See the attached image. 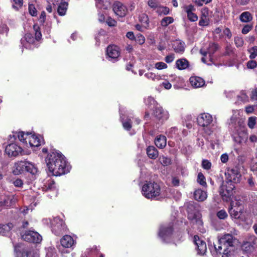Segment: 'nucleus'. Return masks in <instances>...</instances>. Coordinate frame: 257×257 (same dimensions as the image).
<instances>
[{
  "mask_svg": "<svg viewBox=\"0 0 257 257\" xmlns=\"http://www.w3.org/2000/svg\"><path fill=\"white\" fill-rule=\"evenodd\" d=\"M158 236L162 242L169 243L173 241V225H161L158 232Z\"/></svg>",
  "mask_w": 257,
  "mask_h": 257,
  "instance_id": "6e6552de",
  "label": "nucleus"
},
{
  "mask_svg": "<svg viewBox=\"0 0 257 257\" xmlns=\"http://www.w3.org/2000/svg\"><path fill=\"white\" fill-rule=\"evenodd\" d=\"M28 142L31 147H38L44 144V139L42 136L30 134Z\"/></svg>",
  "mask_w": 257,
  "mask_h": 257,
  "instance_id": "412c9836",
  "label": "nucleus"
},
{
  "mask_svg": "<svg viewBox=\"0 0 257 257\" xmlns=\"http://www.w3.org/2000/svg\"><path fill=\"white\" fill-rule=\"evenodd\" d=\"M240 208L241 209H243L242 201L240 200L235 199L234 200H231L229 208L236 209Z\"/></svg>",
  "mask_w": 257,
  "mask_h": 257,
  "instance_id": "4c0bfd02",
  "label": "nucleus"
},
{
  "mask_svg": "<svg viewBox=\"0 0 257 257\" xmlns=\"http://www.w3.org/2000/svg\"><path fill=\"white\" fill-rule=\"evenodd\" d=\"M237 101L235 103L239 102L245 103L248 100V97L244 91H241L239 95H236Z\"/></svg>",
  "mask_w": 257,
  "mask_h": 257,
  "instance_id": "ea45409f",
  "label": "nucleus"
},
{
  "mask_svg": "<svg viewBox=\"0 0 257 257\" xmlns=\"http://www.w3.org/2000/svg\"><path fill=\"white\" fill-rule=\"evenodd\" d=\"M235 186L232 183H227L226 185H223L220 189V193L224 200L228 201L233 195V189Z\"/></svg>",
  "mask_w": 257,
  "mask_h": 257,
  "instance_id": "2eb2a0df",
  "label": "nucleus"
},
{
  "mask_svg": "<svg viewBox=\"0 0 257 257\" xmlns=\"http://www.w3.org/2000/svg\"><path fill=\"white\" fill-rule=\"evenodd\" d=\"M161 85L166 89L169 90L172 87V84L167 80H165L162 83Z\"/></svg>",
  "mask_w": 257,
  "mask_h": 257,
  "instance_id": "338daca9",
  "label": "nucleus"
},
{
  "mask_svg": "<svg viewBox=\"0 0 257 257\" xmlns=\"http://www.w3.org/2000/svg\"><path fill=\"white\" fill-rule=\"evenodd\" d=\"M106 23L110 27H114L116 25V21L110 17H108L106 19Z\"/></svg>",
  "mask_w": 257,
  "mask_h": 257,
  "instance_id": "774afa93",
  "label": "nucleus"
},
{
  "mask_svg": "<svg viewBox=\"0 0 257 257\" xmlns=\"http://www.w3.org/2000/svg\"><path fill=\"white\" fill-rule=\"evenodd\" d=\"M155 143L158 148L160 149L164 148L165 147L167 144V139L166 137L163 135L158 136L155 140Z\"/></svg>",
  "mask_w": 257,
  "mask_h": 257,
  "instance_id": "c85d7f7f",
  "label": "nucleus"
},
{
  "mask_svg": "<svg viewBox=\"0 0 257 257\" xmlns=\"http://www.w3.org/2000/svg\"><path fill=\"white\" fill-rule=\"evenodd\" d=\"M234 43L237 47H240L243 45V39L241 37H236L234 38Z\"/></svg>",
  "mask_w": 257,
  "mask_h": 257,
  "instance_id": "e2e57ef3",
  "label": "nucleus"
},
{
  "mask_svg": "<svg viewBox=\"0 0 257 257\" xmlns=\"http://www.w3.org/2000/svg\"><path fill=\"white\" fill-rule=\"evenodd\" d=\"M252 19V17L249 12H243L239 16V20L241 22L243 23H247L251 21Z\"/></svg>",
  "mask_w": 257,
  "mask_h": 257,
  "instance_id": "c9c22d12",
  "label": "nucleus"
},
{
  "mask_svg": "<svg viewBox=\"0 0 257 257\" xmlns=\"http://www.w3.org/2000/svg\"><path fill=\"white\" fill-rule=\"evenodd\" d=\"M190 85L195 88H200L205 84L204 80L198 76H191L189 79Z\"/></svg>",
  "mask_w": 257,
  "mask_h": 257,
  "instance_id": "a878e982",
  "label": "nucleus"
},
{
  "mask_svg": "<svg viewBox=\"0 0 257 257\" xmlns=\"http://www.w3.org/2000/svg\"><path fill=\"white\" fill-rule=\"evenodd\" d=\"M56 250L54 247H49L46 248V257H56Z\"/></svg>",
  "mask_w": 257,
  "mask_h": 257,
  "instance_id": "a19ab883",
  "label": "nucleus"
},
{
  "mask_svg": "<svg viewBox=\"0 0 257 257\" xmlns=\"http://www.w3.org/2000/svg\"><path fill=\"white\" fill-rule=\"evenodd\" d=\"M209 24V19L206 18L201 17L199 22V25L200 26H206Z\"/></svg>",
  "mask_w": 257,
  "mask_h": 257,
  "instance_id": "0e129e2a",
  "label": "nucleus"
},
{
  "mask_svg": "<svg viewBox=\"0 0 257 257\" xmlns=\"http://www.w3.org/2000/svg\"><path fill=\"white\" fill-rule=\"evenodd\" d=\"M233 141L237 144L244 143L248 145V134L245 130L243 119L240 117L237 110H233V114L228 121ZM257 141V137L252 135L249 138V142L254 143Z\"/></svg>",
  "mask_w": 257,
  "mask_h": 257,
  "instance_id": "f257e3e1",
  "label": "nucleus"
},
{
  "mask_svg": "<svg viewBox=\"0 0 257 257\" xmlns=\"http://www.w3.org/2000/svg\"><path fill=\"white\" fill-rule=\"evenodd\" d=\"M154 67L158 70H162L167 68V65L163 62H158L155 64Z\"/></svg>",
  "mask_w": 257,
  "mask_h": 257,
  "instance_id": "5fc2aeb1",
  "label": "nucleus"
},
{
  "mask_svg": "<svg viewBox=\"0 0 257 257\" xmlns=\"http://www.w3.org/2000/svg\"><path fill=\"white\" fill-rule=\"evenodd\" d=\"M173 47L176 53L182 54L185 50V43L180 40H176L173 44Z\"/></svg>",
  "mask_w": 257,
  "mask_h": 257,
  "instance_id": "c756f323",
  "label": "nucleus"
},
{
  "mask_svg": "<svg viewBox=\"0 0 257 257\" xmlns=\"http://www.w3.org/2000/svg\"><path fill=\"white\" fill-rule=\"evenodd\" d=\"M148 5L150 8L156 10H157L160 6L159 3L157 0H149Z\"/></svg>",
  "mask_w": 257,
  "mask_h": 257,
  "instance_id": "de8ad7c7",
  "label": "nucleus"
},
{
  "mask_svg": "<svg viewBox=\"0 0 257 257\" xmlns=\"http://www.w3.org/2000/svg\"><path fill=\"white\" fill-rule=\"evenodd\" d=\"M152 115L159 126L162 125L169 117V112L163 109L162 106L158 105L155 106Z\"/></svg>",
  "mask_w": 257,
  "mask_h": 257,
  "instance_id": "9d476101",
  "label": "nucleus"
},
{
  "mask_svg": "<svg viewBox=\"0 0 257 257\" xmlns=\"http://www.w3.org/2000/svg\"><path fill=\"white\" fill-rule=\"evenodd\" d=\"M256 117L251 116L249 117L248 120V126L250 128H253L256 124Z\"/></svg>",
  "mask_w": 257,
  "mask_h": 257,
  "instance_id": "680f3d73",
  "label": "nucleus"
},
{
  "mask_svg": "<svg viewBox=\"0 0 257 257\" xmlns=\"http://www.w3.org/2000/svg\"><path fill=\"white\" fill-rule=\"evenodd\" d=\"M106 55L109 61H116L120 55L119 48L116 45H109L106 49Z\"/></svg>",
  "mask_w": 257,
  "mask_h": 257,
  "instance_id": "dca6fc26",
  "label": "nucleus"
},
{
  "mask_svg": "<svg viewBox=\"0 0 257 257\" xmlns=\"http://www.w3.org/2000/svg\"><path fill=\"white\" fill-rule=\"evenodd\" d=\"M119 111H120V119H121V120L122 122L123 127L125 130L128 131L131 128V127L132 126V120H131V118H127L126 119H124V118H123L122 111L120 109H119Z\"/></svg>",
  "mask_w": 257,
  "mask_h": 257,
  "instance_id": "473e14b6",
  "label": "nucleus"
},
{
  "mask_svg": "<svg viewBox=\"0 0 257 257\" xmlns=\"http://www.w3.org/2000/svg\"><path fill=\"white\" fill-rule=\"evenodd\" d=\"M197 182L202 186H205L206 185L205 178L203 174L200 173L198 175Z\"/></svg>",
  "mask_w": 257,
  "mask_h": 257,
  "instance_id": "6e6d98bb",
  "label": "nucleus"
},
{
  "mask_svg": "<svg viewBox=\"0 0 257 257\" xmlns=\"http://www.w3.org/2000/svg\"><path fill=\"white\" fill-rule=\"evenodd\" d=\"M13 184L16 187H22L24 185L23 181L21 179H16L13 181Z\"/></svg>",
  "mask_w": 257,
  "mask_h": 257,
  "instance_id": "69168bd1",
  "label": "nucleus"
},
{
  "mask_svg": "<svg viewBox=\"0 0 257 257\" xmlns=\"http://www.w3.org/2000/svg\"><path fill=\"white\" fill-rule=\"evenodd\" d=\"M30 134L27 133H25L24 132L20 131V132H13V137L16 139L17 138L19 139L20 141L21 142L28 144V139L29 138Z\"/></svg>",
  "mask_w": 257,
  "mask_h": 257,
  "instance_id": "bb28decb",
  "label": "nucleus"
},
{
  "mask_svg": "<svg viewBox=\"0 0 257 257\" xmlns=\"http://www.w3.org/2000/svg\"><path fill=\"white\" fill-rule=\"evenodd\" d=\"M217 49V46L214 43L209 44L206 50L204 48L201 49L200 52L203 55L202 61L207 65H211L213 59V55Z\"/></svg>",
  "mask_w": 257,
  "mask_h": 257,
  "instance_id": "1a4fd4ad",
  "label": "nucleus"
},
{
  "mask_svg": "<svg viewBox=\"0 0 257 257\" xmlns=\"http://www.w3.org/2000/svg\"><path fill=\"white\" fill-rule=\"evenodd\" d=\"M188 218L191 221L193 227L199 230L201 233L205 232L203 227V222L201 219V215L196 208L194 202H190L187 207Z\"/></svg>",
  "mask_w": 257,
  "mask_h": 257,
  "instance_id": "20e7f679",
  "label": "nucleus"
},
{
  "mask_svg": "<svg viewBox=\"0 0 257 257\" xmlns=\"http://www.w3.org/2000/svg\"><path fill=\"white\" fill-rule=\"evenodd\" d=\"M41 188V192L54 191L56 194L57 193L55 182L50 178H48L43 181Z\"/></svg>",
  "mask_w": 257,
  "mask_h": 257,
  "instance_id": "aec40b11",
  "label": "nucleus"
},
{
  "mask_svg": "<svg viewBox=\"0 0 257 257\" xmlns=\"http://www.w3.org/2000/svg\"><path fill=\"white\" fill-rule=\"evenodd\" d=\"M135 40L137 43L140 45H142L145 42V38L143 35L141 34H139L135 36Z\"/></svg>",
  "mask_w": 257,
  "mask_h": 257,
  "instance_id": "864d4df0",
  "label": "nucleus"
},
{
  "mask_svg": "<svg viewBox=\"0 0 257 257\" xmlns=\"http://www.w3.org/2000/svg\"><path fill=\"white\" fill-rule=\"evenodd\" d=\"M250 59H254L257 56V46H254L248 50Z\"/></svg>",
  "mask_w": 257,
  "mask_h": 257,
  "instance_id": "09e8293b",
  "label": "nucleus"
},
{
  "mask_svg": "<svg viewBox=\"0 0 257 257\" xmlns=\"http://www.w3.org/2000/svg\"><path fill=\"white\" fill-rule=\"evenodd\" d=\"M22 148L16 143H11L5 149L6 153L9 157H17L21 154Z\"/></svg>",
  "mask_w": 257,
  "mask_h": 257,
  "instance_id": "f3484780",
  "label": "nucleus"
},
{
  "mask_svg": "<svg viewBox=\"0 0 257 257\" xmlns=\"http://www.w3.org/2000/svg\"><path fill=\"white\" fill-rule=\"evenodd\" d=\"M34 30L35 32V40L38 42V41L41 39L42 34L40 30V28L38 25H34L33 26Z\"/></svg>",
  "mask_w": 257,
  "mask_h": 257,
  "instance_id": "a18cd8bd",
  "label": "nucleus"
},
{
  "mask_svg": "<svg viewBox=\"0 0 257 257\" xmlns=\"http://www.w3.org/2000/svg\"><path fill=\"white\" fill-rule=\"evenodd\" d=\"M14 4L13 5V7L16 10L18 11L21 8L23 4V0H13Z\"/></svg>",
  "mask_w": 257,
  "mask_h": 257,
  "instance_id": "13d9d810",
  "label": "nucleus"
},
{
  "mask_svg": "<svg viewBox=\"0 0 257 257\" xmlns=\"http://www.w3.org/2000/svg\"><path fill=\"white\" fill-rule=\"evenodd\" d=\"M243 209L241 208H229L228 212L232 218L234 219H238L240 217L241 214L242 213Z\"/></svg>",
  "mask_w": 257,
  "mask_h": 257,
  "instance_id": "f704fd0d",
  "label": "nucleus"
},
{
  "mask_svg": "<svg viewBox=\"0 0 257 257\" xmlns=\"http://www.w3.org/2000/svg\"><path fill=\"white\" fill-rule=\"evenodd\" d=\"M226 183H236L239 182L240 177V174L238 169L235 167L230 169H228L225 173Z\"/></svg>",
  "mask_w": 257,
  "mask_h": 257,
  "instance_id": "f8f14e48",
  "label": "nucleus"
},
{
  "mask_svg": "<svg viewBox=\"0 0 257 257\" xmlns=\"http://www.w3.org/2000/svg\"><path fill=\"white\" fill-rule=\"evenodd\" d=\"M51 230L56 235H59L66 230L65 222L60 217H56L53 218L52 222Z\"/></svg>",
  "mask_w": 257,
  "mask_h": 257,
  "instance_id": "9b49d317",
  "label": "nucleus"
},
{
  "mask_svg": "<svg viewBox=\"0 0 257 257\" xmlns=\"http://www.w3.org/2000/svg\"><path fill=\"white\" fill-rule=\"evenodd\" d=\"M29 12L30 14L32 16H36L37 15V11L33 4L29 5Z\"/></svg>",
  "mask_w": 257,
  "mask_h": 257,
  "instance_id": "052dcab7",
  "label": "nucleus"
},
{
  "mask_svg": "<svg viewBox=\"0 0 257 257\" xmlns=\"http://www.w3.org/2000/svg\"><path fill=\"white\" fill-rule=\"evenodd\" d=\"M22 238L26 241L34 243H39L42 239V236L37 232L33 230L26 231L22 235Z\"/></svg>",
  "mask_w": 257,
  "mask_h": 257,
  "instance_id": "4468645a",
  "label": "nucleus"
},
{
  "mask_svg": "<svg viewBox=\"0 0 257 257\" xmlns=\"http://www.w3.org/2000/svg\"><path fill=\"white\" fill-rule=\"evenodd\" d=\"M140 20L146 28L149 27V20L146 14H142L140 17Z\"/></svg>",
  "mask_w": 257,
  "mask_h": 257,
  "instance_id": "49530a36",
  "label": "nucleus"
},
{
  "mask_svg": "<svg viewBox=\"0 0 257 257\" xmlns=\"http://www.w3.org/2000/svg\"><path fill=\"white\" fill-rule=\"evenodd\" d=\"M26 161L16 162L13 168V173L15 175H19L25 171Z\"/></svg>",
  "mask_w": 257,
  "mask_h": 257,
  "instance_id": "4be33fe9",
  "label": "nucleus"
},
{
  "mask_svg": "<svg viewBox=\"0 0 257 257\" xmlns=\"http://www.w3.org/2000/svg\"><path fill=\"white\" fill-rule=\"evenodd\" d=\"M242 249L246 253L250 252L253 248V246L249 242H246L242 245Z\"/></svg>",
  "mask_w": 257,
  "mask_h": 257,
  "instance_id": "8fccbe9b",
  "label": "nucleus"
},
{
  "mask_svg": "<svg viewBox=\"0 0 257 257\" xmlns=\"http://www.w3.org/2000/svg\"><path fill=\"white\" fill-rule=\"evenodd\" d=\"M170 10L167 7L160 6L158 9L156 10V13L158 15H167L169 13Z\"/></svg>",
  "mask_w": 257,
  "mask_h": 257,
  "instance_id": "79ce46f5",
  "label": "nucleus"
},
{
  "mask_svg": "<svg viewBox=\"0 0 257 257\" xmlns=\"http://www.w3.org/2000/svg\"><path fill=\"white\" fill-rule=\"evenodd\" d=\"M22 46L27 49H33L38 45L37 42L35 40L31 34H26L21 40Z\"/></svg>",
  "mask_w": 257,
  "mask_h": 257,
  "instance_id": "ddd939ff",
  "label": "nucleus"
},
{
  "mask_svg": "<svg viewBox=\"0 0 257 257\" xmlns=\"http://www.w3.org/2000/svg\"><path fill=\"white\" fill-rule=\"evenodd\" d=\"M61 245L66 248H70L74 244V240L73 237L68 235H64L61 239Z\"/></svg>",
  "mask_w": 257,
  "mask_h": 257,
  "instance_id": "cd10ccee",
  "label": "nucleus"
},
{
  "mask_svg": "<svg viewBox=\"0 0 257 257\" xmlns=\"http://www.w3.org/2000/svg\"><path fill=\"white\" fill-rule=\"evenodd\" d=\"M17 199L15 196L7 197L3 200L0 201V206L4 207H11L15 205Z\"/></svg>",
  "mask_w": 257,
  "mask_h": 257,
  "instance_id": "393cba45",
  "label": "nucleus"
},
{
  "mask_svg": "<svg viewBox=\"0 0 257 257\" xmlns=\"http://www.w3.org/2000/svg\"><path fill=\"white\" fill-rule=\"evenodd\" d=\"M161 188L159 184L152 181H146L142 187V193L147 199H157L161 195Z\"/></svg>",
  "mask_w": 257,
  "mask_h": 257,
  "instance_id": "39448f33",
  "label": "nucleus"
},
{
  "mask_svg": "<svg viewBox=\"0 0 257 257\" xmlns=\"http://www.w3.org/2000/svg\"><path fill=\"white\" fill-rule=\"evenodd\" d=\"M16 257H39L36 251L30 250L24 244L19 243L14 245Z\"/></svg>",
  "mask_w": 257,
  "mask_h": 257,
  "instance_id": "0eeeda50",
  "label": "nucleus"
},
{
  "mask_svg": "<svg viewBox=\"0 0 257 257\" xmlns=\"http://www.w3.org/2000/svg\"><path fill=\"white\" fill-rule=\"evenodd\" d=\"M113 11L116 16L120 18L125 17L128 12L126 7L119 2L114 3Z\"/></svg>",
  "mask_w": 257,
  "mask_h": 257,
  "instance_id": "6ab92c4d",
  "label": "nucleus"
},
{
  "mask_svg": "<svg viewBox=\"0 0 257 257\" xmlns=\"http://www.w3.org/2000/svg\"><path fill=\"white\" fill-rule=\"evenodd\" d=\"M25 171L31 174L33 179L36 178L39 173L37 167L33 163L26 161Z\"/></svg>",
  "mask_w": 257,
  "mask_h": 257,
  "instance_id": "5701e85b",
  "label": "nucleus"
},
{
  "mask_svg": "<svg viewBox=\"0 0 257 257\" xmlns=\"http://www.w3.org/2000/svg\"><path fill=\"white\" fill-rule=\"evenodd\" d=\"M176 68L179 70H184L189 66V62L184 58L178 59L175 63Z\"/></svg>",
  "mask_w": 257,
  "mask_h": 257,
  "instance_id": "72a5a7b5",
  "label": "nucleus"
},
{
  "mask_svg": "<svg viewBox=\"0 0 257 257\" xmlns=\"http://www.w3.org/2000/svg\"><path fill=\"white\" fill-rule=\"evenodd\" d=\"M218 242V244H214L213 247L216 253L221 254V250L222 248H234V245L236 240L232 235L226 234L220 237Z\"/></svg>",
  "mask_w": 257,
  "mask_h": 257,
  "instance_id": "423d86ee",
  "label": "nucleus"
},
{
  "mask_svg": "<svg viewBox=\"0 0 257 257\" xmlns=\"http://www.w3.org/2000/svg\"><path fill=\"white\" fill-rule=\"evenodd\" d=\"M194 196L195 200L203 201L207 198V195L205 191L201 189H197L194 192Z\"/></svg>",
  "mask_w": 257,
  "mask_h": 257,
  "instance_id": "7c9ffc66",
  "label": "nucleus"
},
{
  "mask_svg": "<svg viewBox=\"0 0 257 257\" xmlns=\"http://www.w3.org/2000/svg\"><path fill=\"white\" fill-rule=\"evenodd\" d=\"M223 252L222 253L221 252V254L219 253H217L216 254H219V255H221V257H234V248H223Z\"/></svg>",
  "mask_w": 257,
  "mask_h": 257,
  "instance_id": "58836bf2",
  "label": "nucleus"
},
{
  "mask_svg": "<svg viewBox=\"0 0 257 257\" xmlns=\"http://www.w3.org/2000/svg\"><path fill=\"white\" fill-rule=\"evenodd\" d=\"M174 19L171 17H166L164 18L161 21V25L163 27H167L168 25L172 23Z\"/></svg>",
  "mask_w": 257,
  "mask_h": 257,
  "instance_id": "c03bdc74",
  "label": "nucleus"
},
{
  "mask_svg": "<svg viewBox=\"0 0 257 257\" xmlns=\"http://www.w3.org/2000/svg\"><path fill=\"white\" fill-rule=\"evenodd\" d=\"M198 124L202 127L205 137L207 139H213L220 132V128L217 124L213 121L212 115L209 113H201L197 118Z\"/></svg>",
  "mask_w": 257,
  "mask_h": 257,
  "instance_id": "7ed1b4c3",
  "label": "nucleus"
},
{
  "mask_svg": "<svg viewBox=\"0 0 257 257\" xmlns=\"http://www.w3.org/2000/svg\"><path fill=\"white\" fill-rule=\"evenodd\" d=\"M184 10L187 14L188 19L192 22H195L198 20L197 16L193 13L195 11L194 7L192 5L185 6Z\"/></svg>",
  "mask_w": 257,
  "mask_h": 257,
  "instance_id": "b1692460",
  "label": "nucleus"
},
{
  "mask_svg": "<svg viewBox=\"0 0 257 257\" xmlns=\"http://www.w3.org/2000/svg\"><path fill=\"white\" fill-rule=\"evenodd\" d=\"M160 161L163 166H168L171 164V159L165 156H162L160 158Z\"/></svg>",
  "mask_w": 257,
  "mask_h": 257,
  "instance_id": "3c124183",
  "label": "nucleus"
},
{
  "mask_svg": "<svg viewBox=\"0 0 257 257\" xmlns=\"http://www.w3.org/2000/svg\"><path fill=\"white\" fill-rule=\"evenodd\" d=\"M68 7V4L66 2H62L60 4L57 9L58 14L61 16H63L66 14Z\"/></svg>",
  "mask_w": 257,
  "mask_h": 257,
  "instance_id": "e433bc0d",
  "label": "nucleus"
},
{
  "mask_svg": "<svg viewBox=\"0 0 257 257\" xmlns=\"http://www.w3.org/2000/svg\"><path fill=\"white\" fill-rule=\"evenodd\" d=\"M147 154L149 158L155 160L158 157V151L154 146H149L146 150Z\"/></svg>",
  "mask_w": 257,
  "mask_h": 257,
  "instance_id": "2f4dec72",
  "label": "nucleus"
},
{
  "mask_svg": "<svg viewBox=\"0 0 257 257\" xmlns=\"http://www.w3.org/2000/svg\"><path fill=\"white\" fill-rule=\"evenodd\" d=\"M216 215L220 219H225L227 216L228 214L227 212L223 209L220 210L218 211L216 213Z\"/></svg>",
  "mask_w": 257,
  "mask_h": 257,
  "instance_id": "603ef678",
  "label": "nucleus"
},
{
  "mask_svg": "<svg viewBox=\"0 0 257 257\" xmlns=\"http://www.w3.org/2000/svg\"><path fill=\"white\" fill-rule=\"evenodd\" d=\"M193 242L196 245L197 254L204 255L207 250L206 242L197 235H194Z\"/></svg>",
  "mask_w": 257,
  "mask_h": 257,
  "instance_id": "a211bd4d",
  "label": "nucleus"
},
{
  "mask_svg": "<svg viewBox=\"0 0 257 257\" xmlns=\"http://www.w3.org/2000/svg\"><path fill=\"white\" fill-rule=\"evenodd\" d=\"M145 102L148 106H154L155 105L156 101L153 97L148 96L145 99Z\"/></svg>",
  "mask_w": 257,
  "mask_h": 257,
  "instance_id": "4d7b16f0",
  "label": "nucleus"
},
{
  "mask_svg": "<svg viewBox=\"0 0 257 257\" xmlns=\"http://www.w3.org/2000/svg\"><path fill=\"white\" fill-rule=\"evenodd\" d=\"M211 163L207 160L203 159L202 161V167L205 170L210 169L211 167Z\"/></svg>",
  "mask_w": 257,
  "mask_h": 257,
  "instance_id": "bf43d9fd",
  "label": "nucleus"
},
{
  "mask_svg": "<svg viewBox=\"0 0 257 257\" xmlns=\"http://www.w3.org/2000/svg\"><path fill=\"white\" fill-rule=\"evenodd\" d=\"M145 76L148 79L153 81H159L161 79V76L160 75L156 74L153 72H148L145 74Z\"/></svg>",
  "mask_w": 257,
  "mask_h": 257,
  "instance_id": "37998d69",
  "label": "nucleus"
},
{
  "mask_svg": "<svg viewBox=\"0 0 257 257\" xmlns=\"http://www.w3.org/2000/svg\"><path fill=\"white\" fill-rule=\"evenodd\" d=\"M45 160L49 171L54 176L65 174L69 172L71 169V166L65 157L58 151H51Z\"/></svg>",
  "mask_w": 257,
  "mask_h": 257,
  "instance_id": "f03ea898",
  "label": "nucleus"
}]
</instances>
